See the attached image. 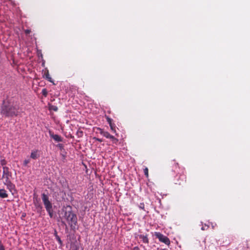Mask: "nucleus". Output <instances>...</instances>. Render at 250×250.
Here are the masks:
<instances>
[{"instance_id":"nucleus-1","label":"nucleus","mask_w":250,"mask_h":250,"mask_svg":"<svg viewBox=\"0 0 250 250\" xmlns=\"http://www.w3.org/2000/svg\"><path fill=\"white\" fill-rule=\"evenodd\" d=\"M21 110L18 102H4L1 106L0 113L5 117H12L18 116Z\"/></svg>"},{"instance_id":"nucleus-2","label":"nucleus","mask_w":250,"mask_h":250,"mask_svg":"<svg viewBox=\"0 0 250 250\" xmlns=\"http://www.w3.org/2000/svg\"><path fill=\"white\" fill-rule=\"evenodd\" d=\"M2 169L3 183L6 186L7 188L12 192L13 190H15V186L12 183L10 179L12 177V173L9 171V168L7 167H3Z\"/></svg>"},{"instance_id":"nucleus-3","label":"nucleus","mask_w":250,"mask_h":250,"mask_svg":"<svg viewBox=\"0 0 250 250\" xmlns=\"http://www.w3.org/2000/svg\"><path fill=\"white\" fill-rule=\"evenodd\" d=\"M171 165L172 166V170L174 169V171L175 173L179 174V175L177 174L176 176V177H178L175 180V184L179 185H181L184 184L186 181V177L184 173L180 174V171L181 170L178 164L176 163L175 161H173L172 162Z\"/></svg>"},{"instance_id":"nucleus-4","label":"nucleus","mask_w":250,"mask_h":250,"mask_svg":"<svg viewBox=\"0 0 250 250\" xmlns=\"http://www.w3.org/2000/svg\"><path fill=\"white\" fill-rule=\"evenodd\" d=\"M64 217L72 229H75L77 224V217L71 210L66 211Z\"/></svg>"},{"instance_id":"nucleus-5","label":"nucleus","mask_w":250,"mask_h":250,"mask_svg":"<svg viewBox=\"0 0 250 250\" xmlns=\"http://www.w3.org/2000/svg\"><path fill=\"white\" fill-rule=\"evenodd\" d=\"M154 235L160 242L165 243L167 246L170 245V241L169 239L167 236L164 235L162 233L159 232H155Z\"/></svg>"},{"instance_id":"nucleus-6","label":"nucleus","mask_w":250,"mask_h":250,"mask_svg":"<svg viewBox=\"0 0 250 250\" xmlns=\"http://www.w3.org/2000/svg\"><path fill=\"white\" fill-rule=\"evenodd\" d=\"M42 199L46 209L52 208V204L49 200V197L45 193L42 194Z\"/></svg>"},{"instance_id":"nucleus-7","label":"nucleus","mask_w":250,"mask_h":250,"mask_svg":"<svg viewBox=\"0 0 250 250\" xmlns=\"http://www.w3.org/2000/svg\"><path fill=\"white\" fill-rule=\"evenodd\" d=\"M49 134L50 137L51 138L53 139L55 141H56L58 142L62 141V139L61 137V136H60V135H57V134H54V133L52 131L49 130Z\"/></svg>"},{"instance_id":"nucleus-8","label":"nucleus","mask_w":250,"mask_h":250,"mask_svg":"<svg viewBox=\"0 0 250 250\" xmlns=\"http://www.w3.org/2000/svg\"><path fill=\"white\" fill-rule=\"evenodd\" d=\"M148 235L147 234H146V235L144 234H138V236L139 237V239H141L142 242L146 244H149V239L148 238Z\"/></svg>"},{"instance_id":"nucleus-9","label":"nucleus","mask_w":250,"mask_h":250,"mask_svg":"<svg viewBox=\"0 0 250 250\" xmlns=\"http://www.w3.org/2000/svg\"><path fill=\"white\" fill-rule=\"evenodd\" d=\"M38 152V151L37 150H32L31 153L30 157L33 159H37L39 157Z\"/></svg>"},{"instance_id":"nucleus-10","label":"nucleus","mask_w":250,"mask_h":250,"mask_svg":"<svg viewBox=\"0 0 250 250\" xmlns=\"http://www.w3.org/2000/svg\"><path fill=\"white\" fill-rule=\"evenodd\" d=\"M8 197V194L4 189L0 188V198H5Z\"/></svg>"},{"instance_id":"nucleus-11","label":"nucleus","mask_w":250,"mask_h":250,"mask_svg":"<svg viewBox=\"0 0 250 250\" xmlns=\"http://www.w3.org/2000/svg\"><path fill=\"white\" fill-rule=\"evenodd\" d=\"M108 139H110L112 141V143L116 145H117L119 142V140L117 138H115L114 136L111 135V134Z\"/></svg>"},{"instance_id":"nucleus-12","label":"nucleus","mask_w":250,"mask_h":250,"mask_svg":"<svg viewBox=\"0 0 250 250\" xmlns=\"http://www.w3.org/2000/svg\"><path fill=\"white\" fill-rule=\"evenodd\" d=\"M0 164L3 167H6L5 166L7 164V161L2 156L0 157Z\"/></svg>"},{"instance_id":"nucleus-13","label":"nucleus","mask_w":250,"mask_h":250,"mask_svg":"<svg viewBox=\"0 0 250 250\" xmlns=\"http://www.w3.org/2000/svg\"><path fill=\"white\" fill-rule=\"evenodd\" d=\"M35 206L38 212L41 211L42 208V206L39 203H35Z\"/></svg>"},{"instance_id":"nucleus-14","label":"nucleus","mask_w":250,"mask_h":250,"mask_svg":"<svg viewBox=\"0 0 250 250\" xmlns=\"http://www.w3.org/2000/svg\"><path fill=\"white\" fill-rule=\"evenodd\" d=\"M96 133H99L100 134H101L102 135H103V133L104 130V129L101 128L100 127H96Z\"/></svg>"},{"instance_id":"nucleus-15","label":"nucleus","mask_w":250,"mask_h":250,"mask_svg":"<svg viewBox=\"0 0 250 250\" xmlns=\"http://www.w3.org/2000/svg\"><path fill=\"white\" fill-rule=\"evenodd\" d=\"M47 212L49 214V215L50 218H52L53 216V208L46 209Z\"/></svg>"},{"instance_id":"nucleus-16","label":"nucleus","mask_w":250,"mask_h":250,"mask_svg":"<svg viewBox=\"0 0 250 250\" xmlns=\"http://www.w3.org/2000/svg\"><path fill=\"white\" fill-rule=\"evenodd\" d=\"M110 135V133L104 130L102 135L103 136H104V137H105V138L108 139V137H109Z\"/></svg>"},{"instance_id":"nucleus-17","label":"nucleus","mask_w":250,"mask_h":250,"mask_svg":"<svg viewBox=\"0 0 250 250\" xmlns=\"http://www.w3.org/2000/svg\"><path fill=\"white\" fill-rule=\"evenodd\" d=\"M55 237L57 241L60 244H62V241L60 238V237L57 235V232L55 233Z\"/></svg>"},{"instance_id":"nucleus-18","label":"nucleus","mask_w":250,"mask_h":250,"mask_svg":"<svg viewBox=\"0 0 250 250\" xmlns=\"http://www.w3.org/2000/svg\"><path fill=\"white\" fill-rule=\"evenodd\" d=\"M42 95H43L44 97H46L48 94V92H47V90H46V89L43 88L42 90Z\"/></svg>"},{"instance_id":"nucleus-19","label":"nucleus","mask_w":250,"mask_h":250,"mask_svg":"<svg viewBox=\"0 0 250 250\" xmlns=\"http://www.w3.org/2000/svg\"><path fill=\"white\" fill-rule=\"evenodd\" d=\"M105 118L106 119L107 122L109 124V125H110L113 124L112 123V119L109 118L108 116H105Z\"/></svg>"},{"instance_id":"nucleus-20","label":"nucleus","mask_w":250,"mask_h":250,"mask_svg":"<svg viewBox=\"0 0 250 250\" xmlns=\"http://www.w3.org/2000/svg\"><path fill=\"white\" fill-rule=\"evenodd\" d=\"M111 130L114 133H116V126L114 124L110 125Z\"/></svg>"},{"instance_id":"nucleus-21","label":"nucleus","mask_w":250,"mask_h":250,"mask_svg":"<svg viewBox=\"0 0 250 250\" xmlns=\"http://www.w3.org/2000/svg\"><path fill=\"white\" fill-rule=\"evenodd\" d=\"M144 173L146 176L147 178L148 177V169L147 167H146L144 169Z\"/></svg>"},{"instance_id":"nucleus-22","label":"nucleus","mask_w":250,"mask_h":250,"mask_svg":"<svg viewBox=\"0 0 250 250\" xmlns=\"http://www.w3.org/2000/svg\"><path fill=\"white\" fill-rule=\"evenodd\" d=\"M50 109L53 110V111H57L58 110V108L57 106H55V105H52L50 107Z\"/></svg>"},{"instance_id":"nucleus-23","label":"nucleus","mask_w":250,"mask_h":250,"mask_svg":"<svg viewBox=\"0 0 250 250\" xmlns=\"http://www.w3.org/2000/svg\"><path fill=\"white\" fill-rule=\"evenodd\" d=\"M77 135L78 137H81L83 135V132L82 131L78 130L77 132Z\"/></svg>"},{"instance_id":"nucleus-24","label":"nucleus","mask_w":250,"mask_h":250,"mask_svg":"<svg viewBox=\"0 0 250 250\" xmlns=\"http://www.w3.org/2000/svg\"><path fill=\"white\" fill-rule=\"evenodd\" d=\"M45 77L46 79H47L48 77H49L50 76L49 73V71L48 70H46L45 71V72L44 73Z\"/></svg>"},{"instance_id":"nucleus-25","label":"nucleus","mask_w":250,"mask_h":250,"mask_svg":"<svg viewBox=\"0 0 250 250\" xmlns=\"http://www.w3.org/2000/svg\"><path fill=\"white\" fill-rule=\"evenodd\" d=\"M29 163H30L29 159L25 160L23 161V166H26L28 165V164H29Z\"/></svg>"},{"instance_id":"nucleus-26","label":"nucleus","mask_w":250,"mask_h":250,"mask_svg":"<svg viewBox=\"0 0 250 250\" xmlns=\"http://www.w3.org/2000/svg\"><path fill=\"white\" fill-rule=\"evenodd\" d=\"M0 250H5V248L1 240H0Z\"/></svg>"},{"instance_id":"nucleus-27","label":"nucleus","mask_w":250,"mask_h":250,"mask_svg":"<svg viewBox=\"0 0 250 250\" xmlns=\"http://www.w3.org/2000/svg\"><path fill=\"white\" fill-rule=\"evenodd\" d=\"M93 139L96 141H97L98 142H102L103 141L102 139H100V138H96V137H94Z\"/></svg>"},{"instance_id":"nucleus-28","label":"nucleus","mask_w":250,"mask_h":250,"mask_svg":"<svg viewBox=\"0 0 250 250\" xmlns=\"http://www.w3.org/2000/svg\"><path fill=\"white\" fill-rule=\"evenodd\" d=\"M48 81L53 83V84H55L54 81L52 80L51 77L50 76L47 79H46Z\"/></svg>"},{"instance_id":"nucleus-29","label":"nucleus","mask_w":250,"mask_h":250,"mask_svg":"<svg viewBox=\"0 0 250 250\" xmlns=\"http://www.w3.org/2000/svg\"><path fill=\"white\" fill-rule=\"evenodd\" d=\"M25 33L27 35L29 34L31 32V30L29 29H26L24 31Z\"/></svg>"},{"instance_id":"nucleus-30","label":"nucleus","mask_w":250,"mask_h":250,"mask_svg":"<svg viewBox=\"0 0 250 250\" xmlns=\"http://www.w3.org/2000/svg\"><path fill=\"white\" fill-rule=\"evenodd\" d=\"M58 147H59L60 149L63 148V145L62 144H59L57 145Z\"/></svg>"},{"instance_id":"nucleus-31","label":"nucleus","mask_w":250,"mask_h":250,"mask_svg":"<svg viewBox=\"0 0 250 250\" xmlns=\"http://www.w3.org/2000/svg\"><path fill=\"white\" fill-rule=\"evenodd\" d=\"M145 205L144 203H141L140 208L142 209H144Z\"/></svg>"},{"instance_id":"nucleus-32","label":"nucleus","mask_w":250,"mask_h":250,"mask_svg":"<svg viewBox=\"0 0 250 250\" xmlns=\"http://www.w3.org/2000/svg\"><path fill=\"white\" fill-rule=\"evenodd\" d=\"M133 250H140V249L138 247H135L133 248Z\"/></svg>"},{"instance_id":"nucleus-33","label":"nucleus","mask_w":250,"mask_h":250,"mask_svg":"<svg viewBox=\"0 0 250 250\" xmlns=\"http://www.w3.org/2000/svg\"><path fill=\"white\" fill-rule=\"evenodd\" d=\"M158 250H163V249H161V250H159V249H158Z\"/></svg>"}]
</instances>
